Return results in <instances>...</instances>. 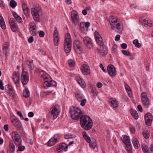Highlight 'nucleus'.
I'll return each mask as SVG.
<instances>
[{
  "label": "nucleus",
  "mask_w": 153,
  "mask_h": 153,
  "mask_svg": "<svg viewBox=\"0 0 153 153\" xmlns=\"http://www.w3.org/2000/svg\"><path fill=\"white\" fill-rule=\"evenodd\" d=\"M0 89L3 90H4V87L3 86L2 81L0 79Z\"/></svg>",
  "instance_id": "obj_60"
},
{
  "label": "nucleus",
  "mask_w": 153,
  "mask_h": 153,
  "mask_svg": "<svg viewBox=\"0 0 153 153\" xmlns=\"http://www.w3.org/2000/svg\"><path fill=\"white\" fill-rule=\"evenodd\" d=\"M9 23L12 30L15 32L18 29L17 25L15 23L14 18H11L9 20Z\"/></svg>",
  "instance_id": "obj_16"
},
{
  "label": "nucleus",
  "mask_w": 153,
  "mask_h": 153,
  "mask_svg": "<svg viewBox=\"0 0 153 153\" xmlns=\"http://www.w3.org/2000/svg\"><path fill=\"white\" fill-rule=\"evenodd\" d=\"M141 97L143 105L146 108H148L150 105V102L145 92L142 93L141 94Z\"/></svg>",
  "instance_id": "obj_6"
},
{
  "label": "nucleus",
  "mask_w": 153,
  "mask_h": 153,
  "mask_svg": "<svg viewBox=\"0 0 153 153\" xmlns=\"http://www.w3.org/2000/svg\"><path fill=\"white\" fill-rule=\"evenodd\" d=\"M12 14L18 22L19 23L22 22V18L19 16L16 12L15 11H13L12 12Z\"/></svg>",
  "instance_id": "obj_28"
},
{
  "label": "nucleus",
  "mask_w": 153,
  "mask_h": 153,
  "mask_svg": "<svg viewBox=\"0 0 153 153\" xmlns=\"http://www.w3.org/2000/svg\"><path fill=\"white\" fill-rule=\"evenodd\" d=\"M12 136L15 144L17 145H20L22 143V140L18 133L16 131H13L12 133Z\"/></svg>",
  "instance_id": "obj_7"
},
{
  "label": "nucleus",
  "mask_w": 153,
  "mask_h": 153,
  "mask_svg": "<svg viewBox=\"0 0 153 153\" xmlns=\"http://www.w3.org/2000/svg\"><path fill=\"white\" fill-rule=\"evenodd\" d=\"M123 53L125 55L130 56L131 55V53L128 51L123 50L122 51Z\"/></svg>",
  "instance_id": "obj_46"
},
{
  "label": "nucleus",
  "mask_w": 153,
  "mask_h": 153,
  "mask_svg": "<svg viewBox=\"0 0 153 153\" xmlns=\"http://www.w3.org/2000/svg\"><path fill=\"white\" fill-rule=\"evenodd\" d=\"M18 115L20 117L21 119H24V117L22 115V113L20 111H18L17 112Z\"/></svg>",
  "instance_id": "obj_58"
},
{
  "label": "nucleus",
  "mask_w": 153,
  "mask_h": 153,
  "mask_svg": "<svg viewBox=\"0 0 153 153\" xmlns=\"http://www.w3.org/2000/svg\"><path fill=\"white\" fill-rule=\"evenodd\" d=\"M133 43L135 47L137 48H140L141 47V44L138 42V40L137 39H134L133 42Z\"/></svg>",
  "instance_id": "obj_40"
},
{
  "label": "nucleus",
  "mask_w": 153,
  "mask_h": 153,
  "mask_svg": "<svg viewBox=\"0 0 153 153\" xmlns=\"http://www.w3.org/2000/svg\"><path fill=\"white\" fill-rule=\"evenodd\" d=\"M116 27L115 29L114 30L118 32H121L123 29V25L121 23L119 22L114 25Z\"/></svg>",
  "instance_id": "obj_24"
},
{
  "label": "nucleus",
  "mask_w": 153,
  "mask_h": 153,
  "mask_svg": "<svg viewBox=\"0 0 153 153\" xmlns=\"http://www.w3.org/2000/svg\"><path fill=\"white\" fill-rule=\"evenodd\" d=\"M107 49L105 47H103L101 50H99L98 52L103 56L106 54L107 53Z\"/></svg>",
  "instance_id": "obj_32"
},
{
  "label": "nucleus",
  "mask_w": 153,
  "mask_h": 153,
  "mask_svg": "<svg viewBox=\"0 0 153 153\" xmlns=\"http://www.w3.org/2000/svg\"><path fill=\"white\" fill-rule=\"evenodd\" d=\"M94 35L95 37V38H98L99 36H101L99 34L98 32L96 31L94 33Z\"/></svg>",
  "instance_id": "obj_64"
},
{
  "label": "nucleus",
  "mask_w": 153,
  "mask_h": 153,
  "mask_svg": "<svg viewBox=\"0 0 153 153\" xmlns=\"http://www.w3.org/2000/svg\"><path fill=\"white\" fill-rule=\"evenodd\" d=\"M21 82L23 85H25L29 81V77L28 73L26 71L22 72L21 77Z\"/></svg>",
  "instance_id": "obj_10"
},
{
  "label": "nucleus",
  "mask_w": 153,
  "mask_h": 153,
  "mask_svg": "<svg viewBox=\"0 0 153 153\" xmlns=\"http://www.w3.org/2000/svg\"><path fill=\"white\" fill-rule=\"evenodd\" d=\"M13 79L16 84L19 83L20 81L19 74L18 72H14L12 76Z\"/></svg>",
  "instance_id": "obj_22"
},
{
  "label": "nucleus",
  "mask_w": 153,
  "mask_h": 153,
  "mask_svg": "<svg viewBox=\"0 0 153 153\" xmlns=\"http://www.w3.org/2000/svg\"><path fill=\"white\" fill-rule=\"evenodd\" d=\"M9 146L10 150H12L13 151L15 150V147L12 141H10Z\"/></svg>",
  "instance_id": "obj_45"
},
{
  "label": "nucleus",
  "mask_w": 153,
  "mask_h": 153,
  "mask_svg": "<svg viewBox=\"0 0 153 153\" xmlns=\"http://www.w3.org/2000/svg\"><path fill=\"white\" fill-rule=\"evenodd\" d=\"M22 7L23 10L29 8L27 7V5L25 3H24L22 4Z\"/></svg>",
  "instance_id": "obj_63"
},
{
  "label": "nucleus",
  "mask_w": 153,
  "mask_h": 153,
  "mask_svg": "<svg viewBox=\"0 0 153 153\" xmlns=\"http://www.w3.org/2000/svg\"><path fill=\"white\" fill-rule=\"evenodd\" d=\"M59 37H53V42L55 45H58L59 43Z\"/></svg>",
  "instance_id": "obj_41"
},
{
  "label": "nucleus",
  "mask_w": 153,
  "mask_h": 153,
  "mask_svg": "<svg viewBox=\"0 0 153 153\" xmlns=\"http://www.w3.org/2000/svg\"><path fill=\"white\" fill-rule=\"evenodd\" d=\"M109 102L111 103V106L114 108H116L118 106V102L115 99H111L109 100Z\"/></svg>",
  "instance_id": "obj_26"
},
{
  "label": "nucleus",
  "mask_w": 153,
  "mask_h": 153,
  "mask_svg": "<svg viewBox=\"0 0 153 153\" xmlns=\"http://www.w3.org/2000/svg\"><path fill=\"white\" fill-rule=\"evenodd\" d=\"M11 122L14 126L17 128H20L21 126V123L18 119L15 117L11 119Z\"/></svg>",
  "instance_id": "obj_23"
},
{
  "label": "nucleus",
  "mask_w": 153,
  "mask_h": 153,
  "mask_svg": "<svg viewBox=\"0 0 153 153\" xmlns=\"http://www.w3.org/2000/svg\"><path fill=\"white\" fill-rule=\"evenodd\" d=\"M107 68L108 73L111 76H115L116 75V69L113 65L111 64L108 65Z\"/></svg>",
  "instance_id": "obj_13"
},
{
  "label": "nucleus",
  "mask_w": 153,
  "mask_h": 153,
  "mask_svg": "<svg viewBox=\"0 0 153 153\" xmlns=\"http://www.w3.org/2000/svg\"><path fill=\"white\" fill-rule=\"evenodd\" d=\"M65 139H71L74 138L75 136L72 134H68L65 135L64 136Z\"/></svg>",
  "instance_id": "obj_44"
},
{
  "label": "nucleus",
  "mask_w": 153,
  "mask_h": 153,
  "mask_svg": "<svg viewBox=\"0 0 153 153\" xmlns=\"http://www.w3.org/2000/svg\"><path fill=\"white\" fill-rule=\"evenodd\" d=\"M68 146L64 143H62L58 146L57 148V150L58 152L62 151H66L68 150Z\"/></svg>",
  "instance_id": "obj_21"
},
{
  "label": "nucleus",
  "mask_w": 153,
  "mask_h": 153,
  "mask_svg": "<svg viewBox=\"0 0 153 153\" xmlns=\"http://www.w3.org/2000/svg\"><path fill=\"white\" fill-rule=\"evenodd\" d=\"M80 123L81 126L86 130H89L92 127V120L87 115H82L80 118Z\"/></svg>",
  "instance_id": "obj_1"
},
{
  "label": "nucleus",
  "mask_w": 153,
  "mask_h": 153,
  "mask_svg": "<svg viewBox=\"0 0 153 153\" xmlns=\"http://www.w3.org/2000/svg\"><path fill=\"white\" fill-rule=\"evenodd\" d=\"M0 25L2 29H5L6 28L5 23L2 16H0Z\"/></svg>",
  "instance_id": "obj_30"
},
{
  "label": "nucleus",
  "mask_w": 153,
  "mask_h": 153,
  "mask_svg": "<svg viewBox=\"0 0 153 153\" xmlns=\"http://www.w3.org/2000/svg\"><path fill=\"white\" fill-rule=\"evenodd\" d=\"M131 114L132 117L136 120L138 118V115L137 112L135 111H131Z\"/></svg>",
  "instance_id": "obj_35"
},
{
  "label": "nucleus",
  "mask_w": 153,
  "mask_h": 153,
  "mask_svg": "<svg viewBox=\"0 0 153 153\" xmlns=\"http://www.w3.org/2000/svg\"><path fill=\"white\" fill-rule=\"evenodd\" d=\"M118 20L117 17L113 16L109 18V22L112 29L114 30L115 29L116 27L114 25L118 22Z\"/></svg>",
  "instance_id": "obj_17"
},
{
  "label": "nucleus",
  "mask_w": 153,
  "mask_h": 153,
  "mask_svg": "<svg viewBox=\"0 0 153 153\" xmlns=\"http://www.w3.org/2000/svg\"><path fill=\"white\" fill-rule=\"evenodd\" d=\"M40 74L41 81L43 82V86L45 88H47L49 87L55 86L56 85V82L53 81L51 80L50 81L46 80L48 77L45 72L44 71L42 70L41 71L39 70V75Z\"/></svg>",
  "instance_id": "obj_2"
},
{
  "label": "nucleus",
  "mask_w": 153,
  "mask_h": 153,
  "mask_svg": "<svg viewBox=\"0 0 153 153\" xmlns=\"http://www.w3.org/2000/svg\"><path fill=\"white\" fill-rule=\"evenodd\" d=\"M74 50L77 54H80L83 52L82 44L79 40H74Z\"/></svg>",
  "instance_id": "obj_5"
},
{
  "label": "nucleus",
  "mask_w": 153,
  "mask_h": 153,
  "mask_svg": "<svg viewBox=\"0 0 153 153\" xmlns=\"http://www.w3.org/2000/svg\"><path fill=\"white\" fill-rule=\"evenodd\" d=\"M42 15V13L41 8L39 7V19L40 17H41Z\"/></svg>",
  "instance_id": "obj_56"
},
{
  "label": "nucleus",
  "mask_w": 153,
  "mask_h": 153,
  "mask_svg": "<svg viewBox=\"0 0 153 153\" xmlns=\"http://www.w3.org/2000/svg\"><path fill=\"white\" fill-rule=\"evenodd\" d=\"M153 25V22L151 21L147 20V23L146 26H149V27H152Z\"/></svg>",
  "instance_id": "obj_55"
},
{
  "label": "nucleus",
  "mask_w": 153,
  "mask_h": 153,
  "mask_svg": "<svg viewBox=\"0 0 153 153\" xmlns=\"http://www.w3.org/2000/svg\"><path fill=\"white\" fill-rule=\"evenodd\" d=\"M70 113L72 118L75 120L79 119L82 115V111L81 110L78 108L75 107H71L70 108Z\"/></svg>",
  "instance_id": "obj_3"
},
{
  "label": "nucleus",
  "mask_w": 153,
  "mask_h": 153,
  "mask_svg": "<svg viewBox=\"0 0 153 153\" xmlns=\"http://www.w3.org/2000/svg\"><path fill=\"white\" fill-rule=\"evenodd\" d=\"M142 149L143 152L144 153H149V148L146 145H143L142 146Z\"/></svg>",
  "instance_id": "obj_37"
},
{
  "label": "nucleus",
  "mask_w": 153,
  "mask_h": 153,
  "mask_svg": "<svg viewBox=\"0 0 153 153\" xmlns=\"http://www.w3.org/2000/svg\"><path fill=\"white\" fill-rule=\"evenodd\" d=\"M31 13L33 18L35 21H38V8H33L31 9Z\"/></svg>",
  "instance_id": "obj_18"
},
{
  "label": "nucleus",
  "mask_w": 153,
  "mask_h": 153,
  "mask_svg": "<svg viewBox=\"0 0 153 153\" xmlns=\"http://www.w3.org/2000/svg\"><path fill=\"white\" fill-rule=\"evenodd\" d=\"M126 146V149L127 151H130L131 149V143H129L128 145H125Z\"/></svg>",
  "instance_id": "obj_47"
},
{
  "label": "nucleus",
  "mask_w": 153,
  "mask_h": 153,
  "mask_svg": "<svg viewBox=\"0 0 153 153\" xmlns=\"http://www.w3.org/2000/svg\"><path fill=\"white\" fill-rule=\"evenodd\" d=\"M145 120L146 124L150 126L153 120V117L152 114L149 113H147L145 116Z\"/></svg>",
  "instance_id": "obj_15"
},
{
  "label": "nucleus",
  "mask_w": 153,
  "mask_h": 153,
  "mask_svg": "<svg viewBox=\"0 0 153 153\" xmlns=\"http://www.w3.org/2000/svg\"><path fill=\"white\" fill-rule=\"evenodd\" d=\"M76 79L78 84L82 88H84L85 87V83L82 78L79 76H77Z\"/></svg>",
  "instance_id": "obj_25"
},
{
  "label": "nucleus",
  "mask_w": 153,
  "mask_h": 153,
  "mask_svg": "<svg viewBox=\"0 0 153 153\" xmlns=\"http://www.w3.org/2000/svg\"><path fill=\"white\" fill-rule=\"evenodd\" d=\"M71 40L70 35L67 33L65 37L64 42V49L66 53H69L71 51Z\"/></svg>",
  "instance_id": "obj_4"
},
{
  "label": "nucleus",
  "mask_w": 153,
  "mask_h": 153,
  "mask_svg": "<svg viewBox=\"0 0 153 153\" xmlns=\"http://www.w3.org/2000/svg\"><path fill=\"white\" fill-rule=\"evenodd\" d=\"M131 132L132 134H134L135 132V128L132 126H131L130 127Z\"/></svg>",
  "instance_id": "obj_61"
},
{
  "label": "nucleus",
  "mask_w": 153,
  "mask_h": 153,
  "mask_svg": "<svg viewBox=\"0 0 153 153\" xmlns=\"http://www.w3.org/2000/svg\"><path fill=\"white\" fill-rule=\"evenodd\" d=\"M10 5L12 8H13L16 6L17 4L14 0H11L10 2Z\"/></svg>",
  "instance_id": "obj_38"
},
{
  "label": "nucleus",
  "mask_w": 153,
  "mask_h": 153,
  "mask_svg": "<svg viewBox=\"0 0 153 153\" xmlns=\"http://www.w3.org/2000/svg\"><path fill=\"white\" fill-rule=\"evenodd\" d=\"M75 96L76 98L79 102L81 101L83 99V96L81 94L77 93L75 94Z\"/></svg>",
  "instance_id": "obj_36"
},
{
  "label": "nucleus",
  "mask_w": 153,
  "mask_h": 153,
  "mask_svg": "<svg viewBox=\"0 0 153 153\" xmlns=\"http://www.w3.org/2000/svg\"><path fill=\"white\" fill-rule=\"evenodd\" d=\"M45 35V33L42 31H40L39 32V35L40 37H43Z\"/></svg>",
  "instance_id": "obj_54"
},
{
  "label": "nucleus",
  "mask_w": 153,
  "mask_h": 153,
  "mask_svg": "<svg viewBox=\"0 0 153 153\" xmlns=\"http://www.w3.org/2000/svg\"><path fill=\"white\" fill-rule=\"evenodd\" d=\"M6 86L7 87V88L12 93H13V89L11 85H7L6 86Z\"/></svg>",
  "instance_id": "obj_49"
},
{
  "label": "nucleus",
  "mask_w": 153,
  "mask_h": 153,
  "mask_svg": "<svg viewBox=\"0 0 153 153\" xmlns=\"http://www.w3.org/2000/svg\"><path fill=\"white\" fill-rule=\"evenodd\" d=\"M83 41L85 46L89 49L92 48L94 46L91 39L88 36L83 38Z\"/></svg>",
  "instance_id": "obj_11"
},
{
  "label": "nucleus",
  "mask_w": 153,
  "mask_h": 153,
  "mask_svg": "<svg viewBox=\"0 0 153 153\" xmlns=\"http://www.w3.org/2000/svg\"><path fill=\"white\" fill-rule=\"evenodd\" d=\"M82 73L84 75H88L90 74V70L88 66L86 64L83 65L81 68Z\"/></svg>",
  "instance_id": "obj_20"
},
{
  "label": "nucleus",
  "mask_w": 153,
  "mask_h": 153,
  "mask_svg": "<svg viewBox=\"0 0 153 153\" xmlns=\"http://www.w3.org/2000/svg\"><path fill=\"white\" fill-rule=\"evenodd\" d=\"M80 105L82 106H84L86 102V100L85 99H82Z\"/></svg>",
  "instance_id": "obj_51"
},
{
  "label": "nucleus",
  "mask_w": 153,
  "mask_h": 153,
  "mask_svg": "<svg viewBox=\"0 0 153 153\" xmlns=\"http://www.w3.org/2000/svg\"><path fill=\"white\" fill-rule=\"evenodd\" d=\"M83 135L84 139L86 140L87 142L89 143H91V141L90 138L87 135L86 133L85 132H83Z\"/></svg>",
  "instance_id": "obj_34"
},
{
  "label": "nucleus",
  "mask_w": 153,
  "mask_h": 153,
  "mask_svg": "<svg viewBox=\"0 0 153 153\" xmlns=\"http://www.w3.org/2000/svg\"><path fill=\"white\" fill-rule=\"evenodd\" d=\"M132 142L134 148L136 149H138L139 146H140V144L138 140L136 138H134L132 139Z\"/></svg>",
  "instance_id": "obj_29"
},
{
  "label": "nucleus",
  "mask_w": 153,
  "mask_h": 153,
  "mask_svg": "<svg viewBox=\"0 0 153 153\" xmlns=\"http://www.w3.org/2000/svg\"><path fill=\"white\" fill-rule=\"evenodd\" d=\"M122 140L125 145H128L129 143H131L129 137L126 135H124L122 139Z\"/></svg>",
  "instance_id": "obj_27"
},
{
  "label": "nucleus",
  "mask_w": 153,
  "mask_h": 153,
  "mask_svg": "<svg viewBox=\"0 0 153 153\" xmlns=\"http://www.w3.org/2000/svg\"><path fill=\"white\" fill-rule=\"evenodd\" d=\"M143 135L145 139H147L149 137L150 134L149 131L145 130L143 132Z\"/></svg>",
  "instance_id": "obj_39"
},
{
  "label": "nucleus",
  "mask_w": 153,
  "mask_h": 153,
  "mask_svg": "<svg viewBox=\"0 0 153 153\" xmlns=\"http://www.w3.org/2000/svg\"><path fill=\"white\" fill-rule=\"evenodd\" d=\"M23 12H24V14L25 15L27 16V14L29 11V8L26 9H25V10H23Z\"/></svg>",
  "instance_id": "obj_62"
},
{
  "label": "nucleus",
  "mask_w": 153,
  "mask_h": 153,
  "mask_svg": "<svg viewBox=\"0 0 153 153\" xmlns=\"http://www.w3.org/2000/svg\"><path fill=\"white\" fill-rule=\"evenodd\" d=\"M59 37L58 36V32L57 29H56L54 31L53 34V38Z\"/></svg>",
  "instance_id": "obj_50"
},
{
  "label": "nucleus",
  "mask_w": 153,
  "mask_h": 153,
  "mask_svg": "<svg viewBox=\"0 0 153 153\" xmlns=\"http://www.w3.org/2000/svg\"><path fill=\"white\" fill-rule=\"evenodd\" d=\"M140 21L143 25L146 26L147 23V20L143 18H141L140 19Z\"/></svg>",
  "instance_id": "obj_42"
},
{
  "label": "nucleus",
  "mask_w": 153,
  "mask_h": 153,
  "mask_svg": "<svg viewBox=\"0 0 153 153\" xmlns=\"http://www.w3.org/2000/svg\"><path fill=\"white\" fill-rule=\"evenodd\" d=\"M58 137V135H55L53 137L50 139L48 142V146H52L57 143L59 139Z\"/></svg>",
  "instance_id": "obj_19"
},
{
  "label": "nucleus",
  "mask_w": 153,
  "mask_h": 153,
  "mask_svg": "<svg viewBox=\"0 0 153 153\" xmlns=\"http://www.w3.org/2000/svg\"><path fill=\"white\" fill-rule=\"evenodd\" d=\"M60 111L56 107H53L51 109V117L53 119H56L59 114Z\"/></svg>",
  "instance_id": "obj_8"
},
{
  "label": "nucleus",
  "mask_w": 153,
  "mask_h": 153,
  "mask_svg": "<svg viewBox=\"0 0 153 153\" xmlns=\"http://www.w3.org/2000/svg\"><path fill=\"white\" fill-rule=\"evenodd\" d=\"M29 29L30 34L35 36L36 33V27L35 24L33 22H30L29 25Z\"/></svg>",
  "instance_id": "obj_14"
},
{
  "label": "nucleus",
  "mask_w": 153,
  "mask_h": 153,
  "mask_svg": "<svg viewBox=\"0 0 153 153\" xmlns=\"http://www.w3.org/2000/svg\"><path fill=\"white\" fill-rule=\"evenodd\" d=\"M26 63L28 65L29 68L31 70L32 69V64L29 61H26Z\"/></svg>",
  "instance_id": "obj_53"
},
{
  "label": "nucleus",
  "mask_w": 153,
  "mask_h": 153,
  "mask_svg": "<svg viewBox=\"0 0 153 153\" xmlns=\"http://www.w3.org/2000/svg\"><path fill=\"white\" fill-rule=\"evenodd\" d=\"M68 63L70 67L74 66L75 65V62L72 59H70L68 61Z\"/></svg>",
  "instance_id": "obj_43"
},
{
  "label": "nucleus",
  "mask_w": 153,
  "mask_h": 153,
  "mask_svg": "<svg viewBox=\"0 0 153 153\" xmlns=\"http://www.w3.org/2000/svg\"><path fill=\"white\" fill-rule=\"evenodd\" d=\"M96 41L98 45L100 46H102L104 45L101 36H99L98 38H95Z\"/></svg>",
  "instance_id": "obj_31"
},
{
  "label": "nucleus",
  "mask_w": 153,
  "mask_h": 153,
  "mask_svg": "<svg viewBox=\"0 0 153 153\" xmlns=\"http://www.w3.org/2000/svg\"><path fill=\"white\" fill-rule=\"evenodd\" d=\"M51 92H48V91H46V92H45V91H43V92H42L40 93V96H41L42 97H43L44 96H45L47 95L48 94L50 93H51Z\"/></svg>",
  "instance_id": "obj_48"
},
{
  "label": "nucleus",
  "mask_w": 153,
  "mask_h": 153,
  "mask_svg": "<svg viewBox=\"0 0 153 153\" xmlns=\"http://www.w3.org/2000/svg\"><path fill=\"white\" fill-rule=\"evenodd\" d=\"M71 17L73 23L76 25L79 21V16L76 11H72L71 13Z\"/></svg>",
  "instance_id": "obj_9"
},
{
  "label": "nucleus",
  "mask_w": 153,
  "mask_h": 153,
  "mask_svg": "<svg viewBox=\"0 0 153 153\" xmlns=\"http://www.w3.org/2000/svg\"><path fill=\"white\" fill-rule=\"evenodd\" d=\"M23 94L24 97H25L27 98L29 97L30 94L29 91L27 88H25L24 90Z\"/></svg>",
  "instance_id": "obj_33"
},
{
  "label": "nucleus",
  "mask_w": 153,
  "mask_h": 153,
  "mask_svg": "<svg viewBox=\"0 0 153 153\" xmlns=\"http://www.w3.org/2000/svg\"><path fill=\"white\" fill-rule=\"evenodd\" d=\"M90 25V23L88 22H86L85 23L82 22L80 24L79 29L83 33H86L88 30V28L89 26Z\"/></svg>",
  "instance_id": "obj_12"
},
{
  "label": "nucleus",
  "mask_w": 153,
  "mask_h": 153,
  "mask_svg": "<svg viewBox=\"0 0 153 153\" xmlns=\"http://www.w3.org/2000/svg\"><path fill=\"white\" fill-rule=\"evenodd\" d=\"M125 88L127 92H128L131 91L129 86L127 84H126L125 85Z\"/></svg>",
  "instance_id": "obj_59"
},
{
  "label": "nucleus",
  "mask_w": 153,
  "mask_h": 153,
  "mask_svg": "<svg viewBox=\"0 0 153 153\" xmlns=\"http://www.w3.org/2000/svg\"><path fill=\"white\" fill-rule=\"evenodd\" d=\"M25 147L24 146H19L18 147V151H22L25 149Z\"/></svg>",
  "instance_id": "obj_57"
},
{
  "label": "nucleus",
  "mask_w": 153,
  "mask_h": 153,
  "mask_svg": "<svg viewBox=\"0 0 153 153\" xmlns=\"http://www.w3.org/2000/svg\"><path fill=\"white\" fill-rule=\"evenodd\" d=\"M90 145V147L91 148H92L93 149H95L97 146V144L95 142H93L91 144L89 143Z\"/></svg>",
  "instance_id": "obj_52"
}]
</instances>
